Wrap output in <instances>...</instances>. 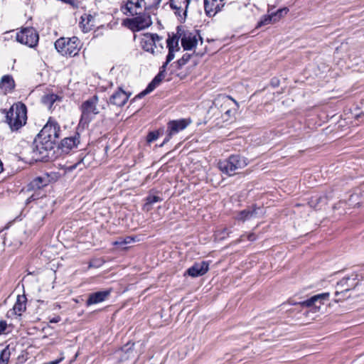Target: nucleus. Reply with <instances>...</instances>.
<instances>
[{"mask_svg":"<svg viewBox=\"0 0 364 364\" xmlns=\"http://www.w3.org/2000/svg\"><path fill=\"white\" fill-rule=\"evenodd\" d=\"M238 107V103L232 97L228 95H219L213 101L208 112L211 113L213 116H215L217 118L220 117L223 121H228L234 117Z\"/></svg>","mask_w":364,"mask_h":364,"instance_id":"nucleus-1","label":"nucleus"},{"mask_svg":"<svg viewBox=\"0 0 364 364\" xmlns=\"http://www.w3.org/2000/svg\"><path fill=\"white\" fill-rule=\"evenodd\" d=\"M27 120V108L22 102L13 105L6 114V122L11 131H18L26 124Z\"/></svg>","mask_w":364,"mask_h":364,"instance_id":"nucleus-2","label":"nucleus"},{"mask_svg":"<svg viewBox=\"0 0 364 364\" xmlns=\"http://www.w3.org/2000/svg\"><path fill=\"white\" fill-rule=\"evenodd\" d=\"M363 272L364 269H360L358 272H353L337 282L335 295L336 296L342 295L343 297L336 299V302L344 299L346 293L354 289L358 285L360 281L363 278Z\"/></svg>","mask_w":364,"mask_h":364,"instance_id":"nucleus-3","label":"nucleus"},{"mask_svg":"<svg viewBox=\"0 0 364 364\" xmlns=\"http://www.w3.org/2000/svg\"><path fill=\"white\" fill-rule=\"evenodd\" d=\"M53 148L54 145L51 142L41 140L36 136L31 146L32 158L36 161H48Z\"/></svg>","mask_w":364,"mask_h":364,"instance_id":"nucleus-4","label":"nucleus"},{"mask_svg":"<svg viewBox=\"0 0 364 364\" xmlns=\"http://www.w3.org/2000/svg\"><path fill=\"white\" fill-rule=\"evenodd\" d=\"M79 43L80 41L76 36L69 38H60L55 41V48L63 55L75 56L80 50Z\"/></svg>","mask_w":364,"mask_h":364,"instance_id":"nucleus-5","label":"nucleus"},{"mask_svg":"<svg viewBox=\"0 0 364 364\" xmlns=\"http://www.w3.org/2000/svg\"><path fill=\"white\" fill-rule=\"evenodd\" d=\"M99 102V97L95 95L83 102L80 107L81 111V117L80 122L82 124H88L93 117L100 113L97 105Z\"/></svg>","mask_w":364,"mask_h":364,"instance_id":"nucleus-6","label":"nucleus"},{"mask_svg":"<svg viewBox=\"0 0 364 364\" xmlns=\"http://www.w3.org/2000/svg\"><path fill=\"white\" fill-rule=\"evenodd\" d=\"M60 127L58 123L50 117L36 136L39 137L41 140L51 142L52 144L55 145L60 136Z\"/></svg>","mask_w":364,"mask_h":364,"instance_id":"nucleus-7","label":"nucleus"},{"mask_svg":"<svg viewBox=\"0 0 364 364\" xmlns=\"http://www.w3.org/2000/svg\"><path fill=\"white\" fill-rule=\"evenodd\" d=\"M248 164L247 159L240 155H232L228 159L220 163V168L230 176L235 173L236 171L242 169Z\"/></svg>","mask_w":364,"mask_h":364,"instance_id":"nucleus-8","label":"nucleus"},{"mask_svg":"<svg viewBox=\"0 0 364 364\" xmlns=\"http://www.w3.org/2000/svg\"><path fill=\"white\" fill-rule=\"evenodd\" d=\"M177 34L181 36V45L184 50H189L195 48L198 43V39L203 43V38L198 31L193 32L184 31L181 26H177Z\"/></svg>","mask_w":364,"mask_h":364,"instance_id":"nucleus-9","label":"nucleus"},{"mask_svg":"<svg viewBox=\"0 0 364 364\" xmlns=\"http://www.w3.org/2000/svg\"><path fill=\"white\" fill-rule=\"evenodd\" d=\"M16 40L19 43L34 48L37 46L39 40L38 32L33 27L22 28L16 34Z\"/></svg>","mask_w":364,"mask_h":364,"instance_id":"nucleus-10","label":"nucleus"},{"mask_svg":"<svg viewBox=\"0 0 364 364\" xmlns=\"http://www.w3.org/2000/svg\"><path fill=\"white\" fill-rule=\"evenodd\" d=\"M191 123V121L186 119H181L177 120L170 121L167 124L168 128V136L164 139V144L166 143L169 141L171 137L178 133L179 132L185 129L188 124Z\"/></svg>","mask_w":364,"mask_h":364,"instance_id":"nucleus-11","label":"nucleus"},{"mask_svg":"<svg viewBox=\"0 0 364 364\" xmlns=\"http://www.w3.org/2000/svg\"><path fill=\"white\" fill-rule=\"evenodd\" d=\"M80 143V134L75 131L71 136L64 138L60 145L59 148L62 152L68 154L73 149L77 148Z\"/></svg>","mask_w":364,"mask_h":364,"instance_id":"nucleus-12","label":"nucleus"},{"mask_svg":"<svg viewBox=\"0 0 364 364\" xmlns=\"http://www.w3.org/2000/svg\"><path fill=\"white\" fill-rule=\"evenodd\" d=\"M130 93L125 92L122 87H119L109 97V101H107L108 106L113 105L117 107H123L129 100Z\"/></svg>","mask_w":364,"mask_h":364,"instance_id":"nucleus-13","label":"nucleus"},{"mask_svg":"<svg viewBox=\"0 0 364 364\" xmlns=\"http://www.w3.org/2000/svg\"><path fill=\"white\" fill-rule=\"evenodd\" d=\"M162 41V37L156 33H147L144 35L141 41L142 48L147 52L154 54V49L156 48V43Z\"/></svg>","mask_w":364,"mask_h":364,"instance_id":"nucleus-14","label":"nucleus"},{"mask_svg":"<svg viewBox=\"0 0 364 364\" xmlns=\"http://www.w3.org/2000/svg\"><path fill=\"white\" fill-rule=\"evenodd\" d=\"M126 21L129 22L131 28L136 31L148 28L152 23L150 16L146 15L139 16Z\"/></svg>","mask_w":364,"mask_h":364,"instance_id":"nucleus-15","label":"nucleus"},{"mask_svg":"<svg viewBox=\"0 0 364 364\" xmlns=\"http://www.w3.org/2000/svg\"><path fill=\"white\" fill-rule=\"evenodd\" d=\"M329 293H322L314 295L311 296L310 299H306L302 302H300L299 304L302 306L310 307L314 306L317 309H320L321 304H323L324 301L328 300Z\"/></svg>","mask_w":364,"mask_h":364,"instance_id":"nucleus-16","label":"nucleus"},{"mask_svg":"<svg viewBox=\"0 0 364 364\" xmlns=\"http://www.w3.org/2000/svg\"><path fill=\"white\" fill-rule=\"evenodd\" d=\"M111 294V289L99 291L92 294H90L88 296V299L86 301V305L90 306L93 304H97L101 303L109 296Z\"/></svg>","mask_w":364,"mask_h":364,"instance_id":"nucleus-17","label":"nucleus"},{"mask_svg":"<svg viewBox=\"0 0 364 364\" xmlns=\"http://www.w3.org/2000/svg\"><path fill=\"white\" fill-rule=\"evenodd\" d=\"M32 191L33 193L26 200L27 204L32 202H37L38 205H48L50 203V199L46 196V193L44 190H35Z\"/></svg>","mask_w":364,"mask_h":364,"instance_id":"nucleus-18","label":"nucleus"},{"mask_svg":"<svg viewBox=\"0 0 364 364\" xmlns=\"http://www.w3.org/2000/svg\"><path fill=\"white\" fill-rule=\"evenodd\" d=\"M164 77L165 73H164L163 71H159L152 81L148 85L146 88L137 95L135 98H141L152 92L161 83Z\"/></svg>","mask_w":364,"mask_h":364,"instance_id":"nucleus-19","label":"nucleus"},{"mask_svg":"<svg viewBox=\"0 0 364 364\" xmlns=\"http://www.w3.org/2000/svg\"><path fill=\"white\" fill-rule=\"evenodd\" d=\"M15 81L11 75H4L0 80V90L4 95L12 92L15 89Z\"/></svg>","mask_w":364,"mask_h":364,"instance_id":"nucleus-20","label":"nucleus"},{"mask_svg":"<svg viewBox=\"0 0 364 364\" xmlns=\"http://www.w3.org/2000/svg\"><path fill=\"white\" fill-rule=\"evenodd\" d=\"M223 0H206V15L214 16L224 6Z\"/></svg>","mask_w":364,"mask_h":364,"instance_id":"nucleus-21","label":"nucleus"},{"mask_svg":"<svg viewBox=\"0 0 364 364\" xmlns=\"http://www.w3.org/2000/svg\"><path fill=\"white\" fill-rule=\"evenodd\" d=\"M48 183V178L41 176L36 177L28 185V191L44 190L43 188L46 187Z\"/></svg>","mask_w":364,"mask_h":364,"instance_id":"nucleus-22","label":"nucleus"},{"mask_svg":"<svg viewBox=\"0 0 364 364\" xmlns=\"http://www.w3.org/2000/svg\"><path fill=\"white\" fill-rule=\"evenodd\" d=\"M27 299L25 295H18L16 301L13 307L14 313L16 315L21 316L26 309Z\"/></svg>","mask_w":364,"mask_h":364,"instance_id":"nucleus-23","label":"nucleus"},{"mask_svg":"<svg viewBox=\"0 0 364 364\" xmlns=\"http://www.w3.org/2000/svg\"><path fill=\"white\" fill-rule=\"evenodd\" d=\"M308 203L310 207L314 209H320L323 205L327 203V197L318 196H312Z\"/></svg>","mask_w":364,"mask_h":364,"instance_id":"nucleus-24","label":"nucleus"},{"mask_svg":"<svg viewBox=\"0 0 364 364\" xmlns=\"http://www.w3.org/2000/svg\"><path fill=\"white\" fill-rule=\"evenodd\" d=\"M133 347L134 343H127L126 345L122 347L118 351H117V353H119L121 355V361L126 360L130 358L131 354H132L133 353Z\"/></svg>","mask_w":364,"mask_h":364,"instance_id":"nucleus-25","label":"nucleus"},{"mask_svg":"<svg viewBox=\"0 0 364 364\" xmlns=\"http://www.w3.org/2000/svg\"><path fill=\"white\" fill-rule=\"evenodd\" d=\"M205 262L203 261L201 264H196L187 270V274L193 277H198L199 275H203L205 274V269L203 268Z\"/></svg>","mask_w":364,"mask_h":364,"instance_id":"nucleus-26","label":"nucleus"},{"mask_svg":"<svg viewBox=\"0 0 364 364\" xmlns=\"http://www.w3.org/2000/svg\"><path fill=\"white\" fill-rule=\"evenodd\" d=\"M188 0H170V6L172 9H185L184 18L186 16Z\"/></svg>","mask_w":364,"mask_h":364,"instance_id":"nucleus-27","label":"nucleus"},{"mask_svg":"<svg viewBox=\"0 0 364 364\" xmlns=\"http://www.w3.org/2000/svg\"><path fill=\"white\" fill-rule=\"evenodd\" d=\"M180 38H181V36H180L178 34H177V33L176 34L173 33L172 36L168 35V38L166 41L167 48H168V50H171V49H174L176 50H179L178 41H179Z\"/></svg>","mask_w":364,"mask_h":364,"instance_id":"nucleus-28","label":"nucleus"},{"mask_svg":"<svg viewBox=\"0 0 364 364\" xmlns=\"http://www.w3.org/2000/svg\"><path fill=\"white\" fill-rule=\"evenodd\" d=\"M47 215V210H41L38 212H36L35 214L32 216V220L34 223H36L37 225L41 226L43 223V220L46 218Z\"/></svg>","mask_w":364,"mask_h":364,"instance_id":"nucleus-29","label":"nucleus"},{"mask_svg":"<svg viewBox=\"0 0 364 364\" xmlns=\"http://www.w3.org/2000/svg\"><path fill=\"white\" fill-rule=\"evenodd\" d=\"M276 23L274 16H272V13L267 15L263 16L261 19L258 21L257 28H260L262 26Z\"/></svg>","mask_w":364,"mask_h":364,"instance_id":"nucleus-30","label":"nucleus"},{"mask_svg":"<svg viewBox=\"0 0 364 364\" xmlns=\"http://www.w3.org/2000/svg\"><path fill=\"white\" fill-rule=\"evenodd\" d=\"M144 0H130L129 1L127 4L125 5L126 10L130 13L132 15H133L132 11V6L134 5L136 8H141V2Z\"/></svg>","mask_w":364,"mask_h":364,"instance_id":"nucleus-31","label":"nucleus"},{"mask_svg":"<svg viewBox=\"0 0 364 364\" xmlns=\"http://www.w3.org/2000/svg\"><path fill=\"white\" fill-rule=\"evenodd\" d=\"M255 214V210H244L240 212L237 218L240 220L244 221L245 220L252 218Z\"/></svg>","mask_w":364,"mask_h":364,"instance_id":"nucleus-32","label":"nucleus"},{"mask_svg":"<svg viewBox=\"0 0 364 364\" xmlns=\"http://www.w3.org/2000/svg\"><path fill=\"white\" fill-rule=\"evenodd\" d=\"M58 99V96L54 94H50L45 95L43 97V102L45 105L48 106L49 108L51 107V106L53 105V103L56 101Z\"/></svg>","mask_w":364,"mask_h":364,"instance_id":"nucleus-33","label":"nucleus"},{"mask_svg":"<svg viewBox=\"0 0 364 364\" xmlns=\"http://www.w3.org/2000/svg\"><path fill=\"white\" fill-rule=\"evenodd\" d=\"M288 12H289V9L287 7H283L282 9H278L276 12H272V14L274 16V19L275 22H277L284 16L287 14Z\"/></svg>","mask_w":364,"mask_h":364,"instance_id":"nucleus-34","label":"nucleus"},{"mask_svg":"<svg viewBox=\"0 0 364 364\" xmlns=\"http://www.w3.org/2000/svg\"><path fill=\"white\" fill-rule=\"evenodd\" d=\"M9 358L10 350L8 348H6L0 353V364H8Z\"/></svg>","mask_w":364,"mask_h":364,"instance_id":"nucleus-35","label":"nucleus"},{"mask_svg":"<svg viewBox=\"0 0 364 364\" xmlns=\"http://www.w3.org/2000/svg\"><path fill=\"white\" fill-rule=\"evenodd\" d=\"M162 199L157 196H149L146 198L145 207L151 205L152 204L161 201Z\"/></svg>","mask_w":364,"mask_h":364,"instance_id":"nucleus-36","label":"nucleus"},{"mask_svg":"<svg viewBox=\"0 0 364 364\" xmlns=\"http://www.w3.org/2000/svg\"><path fill=\"white\" fill-rule=\"evenodd\" d=\"M191 58V55L186 53L184 54L181 58L178 60L177 63L178 64L179 67L183 66L185 64H186Z\"/></svg>","mask_w":364,"mask_h":364,"instance_id":"nucleus-37","label":"nucleus"},{"mask_svg":"<svg viewBox=\"0 0 364 364\" xmlns=\"http://www.w3.org/2000/svg\"><path fill=\"white\" fill-rule=\"evenodd\" d=\"M158 138V134L154 132H151L148 134L146 139L148 142H152L156 140Z\"/></svg>","mask_w":364,"mask_h":364,"instance_id":"nucleus-38","label":"nucleus"},{"mask_svg":"<svg viewBox=\"0 0 364 364\" xmlns=\"http://www.w3.org/2000/svg\"><path fill=\"white\" fill-rule=\"evenodd\" d=\"M176 51V50L174 49H171V50H168V53L166 56V60H167V63H170L173 58H174V52Z\"/></svg>","mask_w":364,"mask_h":364,"instance_id":"nucleus-39","label":"nucleus"},{"mask_svg":"<svg viewBox=\"0 0 364 364\" xmlns=\"http://www.w3.org/2000/svg\"><path fill=\"white\" fill-rule=\"evenodd\" d=\"M8 327L6 321H0V335L5 332Z\"/></svg>","mask_w":364,"mask_h":364,"instance_id":"nucleus-40","label":"nucleus"},{"mask_svg":"<svg viewBox=\"0 0 364 364\" xmlns=\"http://www.w3.org/2000/svg\"><path fill=\"white\" fill-rule=\"evenodd\" d=\"M229 235L228 230L225 228L223 232H221V236L218 235L220 239H224L226 236Z\"/></svg>","mask_w":364,"mask_h":364,"instance_id":"nucleus-41","label":"nucleus"},{"mask_svg":"<svg viewBox=\"0 0 364 364\" xmlns=\"http://www.w3.org/2000/svg\"><path fill=\"white\" fill-rule=\"evenodd\" d=\"M64 359V357L62 356L61 358H60L59 359H56L55 360H53V361H50V362H48V363H45L43 364H58L60 363Z\"/></svg>","mask_w":364,"mask_h":364,"instance_id":"nucleus-42","label":"nucleus"},{"mask_svg":"<svg viewBox=\"0 0 364 364\" xmlns=\"http://www.w3.org/2000/svg\"><path fill=\"white\" fill-rule=\"evenodd\" d=\"M35 205L36 206L34 207L35 209H37L38 208H40L41 210H46V207L48 205H43V204H41V205H38L37 204V202L35 203ZM32 208H33V206H32Z\"/></svg>","mask_w":364,"mask_h":364,"instance_id":"nucleus-43","label":"nucleus"},{"mask_svg":"<svg viewBox=\"0 0 364 364\" xmlns=\"http://www.w3.org/2000/svg\"><path fill=\"white\" fill-rule=\"evenodd\" d=\"M85 159H86V156H85V157L82 158V159H80V161L78 162V164H83L85 165ZM77 166V164H75V165L72 166L70 167V168H71V169L75 168Z\"/></svg>","mask_w":364,"mask_h":364,"instance_id":"nucleus-44","label":"nucleus"},{"mask_svg":"<svg viewBox=\"0 0 364 364\" xmlns=\"http://www.w3.org/2000/svg\"><path fill=\"white\" fill-rule=\"evenodd\" d=\"M60 321V317L59 316H57L55 317H53V318L50 319V323H58Z\"/></svg>","mask_w":364,"mask_h":364,"instance_id":"nucleus-45","label":"nucleus"},{"mask_svg":"<svg viewBox=\"0 0 364 364\" xmlns=\"http://www.w3.org/2000/svg\"><path fill=\"white\" fill-rule=\"evenodd\" d=\"M175 10V14L180 16V17H182L181 16V13L183 12V14L184 15V11L185 9H174Z\"/></svg>","mask_w":364,"mask_h":364,"instance_id":"nucleus-46","label":"nucleus"},{"mask_svg":"<svg viewBox=\"0 0 364 364\" xmlns=\"http://www.w3.org/2000/svg\"><path fill=\"white\" fill-rule=\"evenodd\" d=\"M247 240L250 241H255L256 240V236L254 233L249 234L247 235Z\"/></svg>","mask_w":364,"mask_h":364,"instance_id":"nucleus-47","label":"nucleus"},{"mask_svg":"<svg viewBox=\"0 0 364 364\" xmlns=\"http://www.w3.org/2000/svg\"><path fill=\"white\" fill-rule=\"evenodd\" d=\"M168 63H167V60L164 63V65L161 67L160 71H163L164 73L166 74V68Z\"/></svg>","mask_w":364,"mask_h":364,"instance_id":"nucleus-48","label":"nucleus"},{"mask_svg":"<svg viewBox=\"0 0 364 364\" xmlns=\"http://www.w3.org/2000/svg\"><path fill=\"white\" fill-rule=\"evenodd\" d=\"M129 242L126 240H124L122 241H116L114 244V245H123V244H127Z\"/></svg>","mask_w":364,"mask_h":364,"instance_id":"nucleus-49","label":"nucleus"},{"mask_svg":"<svg viewBox=\"0 0 364 364\" xmlns=\"http://www.w3.org/2000/svg\"><path fill=\"white\" fill-rule=\"evenodd\" d=\"M161 0H152L154 6L157 7L161 3Z\"/></svg>","mask_w":364,"mask_h":364,"instance_id":"nucleus-50","label":"nucleus"},{"mask_svg":"<svg viewBox=\"0 0 364 364\" xmlns=\"http://www.w3.org/2000/svg\"><path fill=\"white\" fill-rule=\"evenodd\" d=\"M159 47L161 49H164V46L161 41H159V43H156V48Z\"/></svg>","mask_w":364,"mask_h":364,"instance_id":"nucleus-51","label":"nucleus"},{"mask_svg":"<svg viewBox=\"0 0 364 364\" xmlns=\"http://www.w3.org/2000/svg\"><path fill=\"white\" fill-rule=\"evenodd\" d=\"M91 18H92V16L90 15H89L87 17V21H90Z\"/></svg>","mask_w":364,"mask_h":364,"instance_id":"nucleus-52","label":"nucleus"},{"mask_svg":"<svg viewBox=\"0 0 364 364\" xmlns=\"http://www.w3.org/2000/svg\"><path fill=\"white\" fill-rule=\"evenodd\" d=\"M208 264L206 263V269H205L206 272H208Z\"/></svg>","mask_w":364,"mask_h":364,"instance_id":"nucleus-53","label":"nucleus"}]
</instances>
